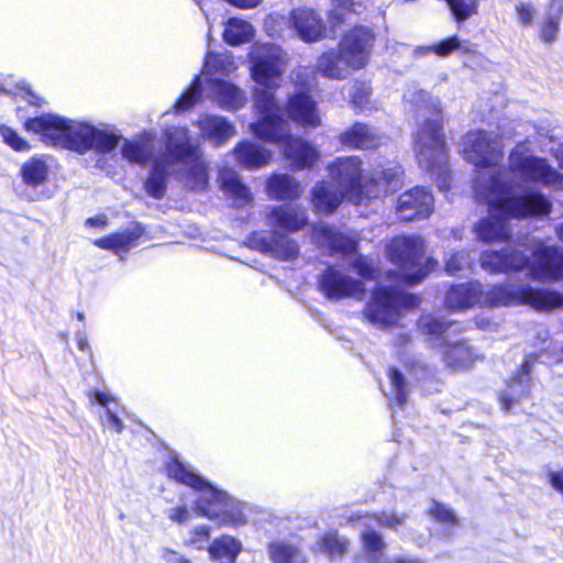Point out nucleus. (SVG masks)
<instances>
[{
    "mask_svg": "<svg viewBox=\"0 0 563 563\" xmlns=\"http://www.w3.org/2000/svg\"><path fill=\"white\" fill-rule=\"evenodd\" d=\"M368 37H342L338 48L323 53L317 62L318 71L330 79H344L362 68L369 54Z\"/></svg>",
    "mask_w": 563,
    "mask_h": 563,
    "instance_id": "8",
    "label": "nucleus"
},
{
    "mask_svg": "<svg viewBox=\"0 0 563 563\" xmlns=\"http://www.w3.org/2000/svg\"><path fill=\"white\" fill-rule=\"evenodd\" d=\"M286 110L289 118L302 126L314 128L320 124L316 102L303 92L290 96Z\"/></svg>",
    "mask_w": 563,
    "mask_h": 563,
    "instance_id": "25",
    "label": "nucleus"
},
{
    "mask_svg": "<svg viewBox=\"0 0 563 563\" xmlns=\"http://www.w3.org/2000/svg\"><path fill=\"white\" fill-rule=\"evenodd\" d=\"M289 22L299 35H322L329 31L320 14L312 9L292 10Z\"/></svg>",
    "mask_w": 563,
    "mask_h": 563,
    "instance_id": "32",
    "label": "nucleus"
},
{
    "mask_svg": "<svg viewBox=\"0 0 563 563\" xmlns=\"http://www.w3.org/2000/svg\"><path fill=\"white\" fill-rule=\"evenodd\" d=\"M161 558L164 563H191V561L183 554L166 548L162 550Z\"/></svg>",
    "mask_w": 563,
    "mask_h": 563,
    "instance_id": "60",
    "label": "nucleus"
},
{
    "mask_svg": "<svg viewBox=\"0 0 563 563\" xmlns=\"http://www.w3.org/2000/svg\"><path fill=\"white\" fill-rule=\"evenodd\" d=\"M144 234L143 227L139 223H132L122 232L112 233L110 235L95 240V245L100 249L112 251L120 255L128 253L137 245V241Z\"/></svg>",
    "mask_w": 563,
    "mask_h": 563,
    "instance_id": "26",
    "label": "nucleus"
},
{
    "mask_svg": "<svg viewBox=\"0 0 563 563\" xmlns=\"http://www.w3.org/2000/svg\"><path fill=\"white\" fill-rule=\"evenodd\" d=\"M460 46L459 37H449L445 41L440 42L433 46H421L416 48L417 54H429L434 53L440 56H446L452 51L456 49Z\"/></svg>",
    "mask_w": 563,
    "mask_h": 563,
    "instance_id": "52",
    "label": "nucleus"
},
{
    "mask_svg": "<svg viewBox=\"0 0 563 563\" xmlns=\"http://www.w3.org/2000/svg\"><path fill=\"white\" fill-rule=\"evenodd\" d=\"M255 30L253 25L239 18H232L228 21L225 30L222 35H254Z\"/></svg>",
    "mask_w": 563,
    "mask_h": 563,
    "instance_id": "54",
    "label": "nucleus"
},
{
    "mask_svg": "<svg viewBox=\"0 0 563 563\" xmlns=\"http://www.w3.org/2000/svg\"><path fill=\"white\" fill-rule=\"evenodd\" d=\"M249 57L252 78L261 86L255 89V107L261 119L251 124V129L257 137L280 144L295 169L311 167L319 159V153L310 143L290 135L289 124L283 118L272 90L278 86L285 71L280 48L274 45L255 46Z\"/></svg>",
    "mask_w": 563,
    "mask_h": 563,
    "instance_id": "1",
    "label": "nucleus"
},
{
    "mask_svg": "<svg viewBox=\"0 0 563 563\" xmlns=\"http://www.w3.org/2000/svg\"><path fill=\"white\" fill-rule=\"evenodd\" d=\"M219 180L222 190L234 200L238 207L250 205L253 200L252 194L242 180L240 175L230 168H223L219 173Z\"/></svg>",
    "mask_w": 563,
    "mask_h": 563,
    "instance_id": "33",
    "label": "nucleus"
},
{
    "mask_svg": "<svg viewBox=\"0 0 563 563\" xmlns=\"http://www.w3.org/2000/svg\"><path fill=\"white\" fill-rule=\"evenodd\" d=\"M369 87L365 82L355 84L354 91L352 95L353 103L360 108L365 107L369 99Z\"/></svg>",
    "mask_w": 563,
    "mask_h": 563,
    "instance_id": "59",
    "label": "nucleus"
},
{
    "mask_svg": "<svg viewBox=\"0 0 563 563\" xmlns=\"http://www.w3.org/2000/svg\"><path fill=\"white\" fill-rule=\"evenodd\" d=\"M508 169L523 183L540 184L552 189L563 188V174L547 158L532 154L523 144H518L510 151Z\"/></svg>",
    "mask_w": 563,
    "mask_h": 563,
    "instance_id": "11",
    "label": "nucleus"
},
{
    "mask_svg": "<svg viewBox=\"0 0 563 563\" xmlns=\"http://www.w3.org/2000/svg\"><path fill=\"white\" fill-rule=\"evenodd\" d=\"M444 362L454 369H465L478 358V354L467 343L459 341L446 343L443 352Z\"/></svg>",
    "mask_w": 563,
    "mask_h": 563,
    "instance_id": "36",
    "label": "nucleus"
},
{
    "mask_svg": "<svg viewBox=\"0 0 563 563\" xmlns=\"http://www.w3.org/2000/svg\"><path fill=\"white\" fill-rule=\"evenodd\" d=\"M266 218L272 225L289 232L299 231L308 223L307 210L299 206L267 207Z\"/></svg>",
    "mask_w": 563,
    "mask_h": 563,
    "instance_id": "23",
    "label": "nucleus"
},
{
    "mask_svg": "<svg viewBox=\"0 0 563 563\" xmlns=\"http://www.w3.org/2000/svg\"><path fill=\"white\" fill-rule=\"evenodd\" d=\"M481 303L489 307L528 305L536 310H544L563 306V295L526 285L501 284L483 290Z\"/></svg>",
    "mask_w": 563,
    "mask_h": 563,
    "instance_id": "9",
    "label": "nucleus"
},
{
    "mask_svg": "<svg viewBox=\"0 0 563 563\" xmlns=\"http://www.w3.org/2000/svg\"><path fill=\"white\" fill-rule=\"evenodd\" d=\"M464 158L476 167V177L479 175L497 174L503 178L501 170L497 168L504 158L501 135L494 131L475 130L467 132L462 139Z\"/></svg>",
    "mask_w": 563,
    "mask_h": 563,
    "instance_id": "10",
    "label": "nucleus"
},
{
    "mask_svg": "<svg viewBox=\"0 0 563 563\" xmlns=\"http://www.w3.org/2000/svg\"><path fill=\"white\" fill-rule=\"evenodd\" d=\"M481 266L490 274H511L520 272L528 267V275H530V267L534 264L530 263L529 256L518 250L506 247L501 251H485L481 254Z\"/></svg>",
    "mask_w": 563,
    "mask_h": 563,
    "instance_id": "17",
    "label": "nucleus"
},
{
    "mask_svg": "<svg viewBox=\"0 0 563 563\" xmlns=\"http://www.w3.org/2000/svg\"><path fill=\"white\" fill-rule=\"evenodd\" d=\"M234 157L243 167L257 169L271 161L272 153L255 143L243 141L235 146Z\"/></svg>",
    "mask_w": 563,
    "mask_h": 563,
    "instance_id": "34",
    "label": "nucleus"
},
{
    "mask_svg": "<svg viewBox=\"0 0 563 563\" xmlns=\"http://www.w3.org/2000/svg\"><path fill=\"white\" fill-rule=\"evenodd\" d=\"M483 286L479 282H468L451 286L445 296L450 310H466L481 302Z\"/></svg>",
    "mask_w": 563,
    "mask_h": 563,
    "instance_id": "24",
    "label": "nucleus"
},
{
    "mask_svg": "<svg viewBox=\"0 0 563 563\" xmlns=\"http://www.w3.org/2000/svg\"><path fill=\"white\" fill-rule=\"evenodd\" d=\"M419 305V298L397 289L378 287L364 309L365 318L374 325L387 328L402 316V312Z\"/></svg>",
    "mask_w": 563,
    "mask_h": 563,
    "instance_id": "12",
    "label": "nucleus"
},
{
    "mask_svg": "<svg viewBox=\"0 0 563 563\" xmlns=\"http://www.w3.org/2000/svg\"><path fill=\"white\" fill-rule=\"evenodd\" d=\"M384 563H424V562L422 560H420L418 558H413V556H406V558L398 556V558L387 560Z\"/></svg>",
    "mask_w": 563,
    "mask_h": 563,
    "instance_id": "64",
    "label": "nucleus"
},
{
    "mask_svg": "<svg viewBox=\"0 0 563 563\" xmlns=\"http://www.w3.org/2000/svg\"><path fill=\"white\" fill-rule=\"evenodd\" d=\"M563 12L562 0H552L544 18V32L550 35L559 31V22Z\"/></svg>",
    "mask_w": 563,
    "mask_h": 563,
    "instance_id": "49",
    "label": "nucleus"
},
{
    "mask_svg": "<svg viewBox=\"0 0 563 563\" xmlns=\"http://www.w3.org/2000/svg\"><path fill=\"white\" fill-rule=\"evenodd\" d=\"M401 167L395 163L375 168L369 179L365 181V197L377 198L382 194L396 190L401 183Z\"/></svg>",
    "mask_w": 563,
    "mask_h": 563,
    "instance_id": "22",
    "label": "nucleus"
},
{
    "mask_svg": "<svg viewBox=\"0 0 563 563\" xmlns=\"http://www.w3.org/2000/svg\"><path fill=\"white\" fill-rule=\"evenodd\" d=\"M430 515L437 520L445 523L454 525L457 521L454 512L451 509L438 503L433 504L432 508L430 509Z\"/></svg>",
    "mask_w": 563,
    "mask_h": 563,
    "instance_id": "57",
    "label": "nucleus"
},
{
    "mask_svg": "<svg viewBox=\"0 0 563 563\" xmlns=\"http://www.w3.org/2000/svg\"><path fill=\"white\" fill-rule=\"evenodd\" d=\"M532 255L531 279L549 282L563 278V249L539 242L533 246Z\"/></svg>",
    "mask_w": 563,
    "mask_h": 563,
    "instance_id": "16",
    "label": "nucleus"
},
{
    "mask_svg": "<svg viewBox=\"0 0 563 563\" xmlns=\"http://www.w3.org/2000/svg\"><path fill=\"white\" fill-rule=\"evenodd\" d=\"M346 195L332 181L322 180L311 191V202L318 213H332L341 205Z\"/></svg>",
    "mask_w": 563,
    "mask_h": 563,
    "instance_id": "28",
    "label": "nucleus"
},
{
    "mask_svg": "<svg viewBox=\"0 0 563 563\" xmlns=\"http://www.w3.org/2000/svg\"><path fill=\"white\" fill-rule=\"evenodd\" d=\"M409 111L416 112L423 122L413 134V146L419 165L426 170L438 172V186L441 190L449 188L445 164L448 152L445 139L440 124V100L416 87L404 93Z\"/></svg>",
    "mask_w": 563,
    "mask_h": 563,
    "instance_id": "4",
    "label": "nucleus"
},
{
    "mask_svg": "<svg viewBox=\"0 0 563 563\" xmlns=\"http://www.w3.org/2000/svg\"><path fill=\"white\" fill-rule=\"evenodd\" d=\"M201 135L216 146L224 144L235 134L234 125L223 117L203 115L198 120Z\"/></svg>",
    "mask_w": 563,
    "mask_h": 563,
    "instance_id": "29",
    "label": "nucleus"
},
{
    "mask_svg": "<svg viewBox=\"0 0 563 563\" xmlns=\"http://www.w3.org/2000/svg\"><path fill=\"white\" fill-rule=\"evenodd\" d=\"M331 181L346 195L352 203H360L365 196V184H362L361 159L356 156L338 158L329 167Z\"/></svg>",
    "mask_w": 563,
    "mask_h": 563,
    "instance_id": "13",
    "label": "nucleus"
},
{
    "mask_svg": "<svg viewBox=\"0 0 563 563\" xmlns=\"http://www.w3.org/2000/svg\"><path fill=\"white\" fill-rule=\"evenodd\" d=\"M341 142L350 147L369 150L377 147L383 135L374 128L363 123H355L340 136Z\"/></svg>",
    "mask_w": 563,
    "mask_h": 563,
    "instance_id": "31",
    "label": "nucleus"
},
{
    "mask_svg": "<svg viewBox=\"0 0 563 563\" xmlns=\"http://www.w3.org/2000/svg\"><path fill=\"white\" fill-rule=\"evenodd\" d=\"M169 478L189 486L195 492V511L217 521L219 526L240 527L247 521L250 507L246 503L235 499L188 468L177 457L172 456L165 465Z\"/></svg>",
    "mask_w": 563,
    "mask_h": 563,
    "instance_id": "5",
    "label": "nucleus"
},
{
    "mask_svg": "<svg viewBox=\"0 0 563 563\" xmlns=\"http://www.w3.org/2000/svg\"><path fill=\"white\" fill-rule=\"evenodd\" d=\"M48 157L45 155H34L25 161L21 168L23 189L21 195L29 201H38L47 198L46 180L49 175Z\"/></svg>",
    "mask_w": 563,
    "mask_h": 563,
    "instance_id": "14",
    "label": "nucleus"
},
{
    "mask_svg": "<svg viewBox=\"0 0 563 563\" xmlns=\"http://www.w3.org/2000/svg\"><path fill=\"white\" fill-rule=\"evenodd\" d=\"M267 195L275 200H292L300 196L301 186L292 176L276 174L268 178Z\"/></svg>",
    "mask_w": 563,
    "mask_h": 563,
    "instance_id": "35",
    "label": "nucleus"
},
{
    "mask_svg": "<svg viewBox=\"0 0 563 563\" xmlns=\"http://www.w3.org/2000/svg\"><path fill=\"white\" fill-rule=\"evenodd\" d=\"M530 375V361L526 360L520 373L508 384L507 390L501 395L503 408L510 410L514 402L528 394Z\"/></svg>",
    "mask_w": 563,
    "mask_h": 563,
    "instance_id": "38",
    "label": "nucleus"
},
{
    "mask_svg": "<svg viewBox=\"0 0 563 563\" xmlns=\"http://www.w3.org/2000/svg\"><path fill=\"white\" fill-rule=\"evenodd\" d=\"M419 327L423 334L429 338L432 344L445 345L448 343L446 333L453 327V324L446 322L442 318L428 314L420 318Z\"/></svg>",
    "mask_w": 563,
    "mask_h": 563,
    "instance_id": "40",
    "label": "nucleus"
},
{
    "mask_svg": "<svg viewBox=\"0 0 563 563\" xmlns=\"http://www.w3.org/2000/svg\"><path fill=\"white\" fill-rule=\"evenodd\" d=\"M550 482L555 489L563 493V470L559 473H551Z\"/></svg>",
    "mask_w": 563,
    "mask_h": 563,
    "instance_id": "63",
    "label": "nucleus"
},
{
    "mask_svg": "<svg viewBox=\"0 0 563 563\" xmlns=\"http://www.w3.org/2000/svg\"><path fill=\"white\" fill-rule=\"evenodd\" d=\"M93 399L104 408V415L101 416L103 426L117 433H121L124 426L115 411L118 406L115 399L110 394L99 390L93 391Z\"/></svg>",
    "mask_w": 563,
    "mask_h": 563,
    "instance_id": "42",
    "label": "nucleus"
},
{
    "mask_svg": "<svg viewBox=\"0 0 563 563\" xmlns=\"http://www.w3.org/2000/svg\"><path fill=\"white\" fill-rule=\"evenodd\" d=\"M229 4L236 7L239 9H253L257 7L262 0H224Z\"/></svg>",
    "mask_w": 563,
    "mask_h": 563,
    "instance_id": "62",
    "label": "nucleus"
},
{
    "mask_svg": "<svg viewBox=\"0 0 563 563\" xmlns=\"http://www.w3.org/2000/svg\"><path fill=\"white\" fill-rule=\"evenodd\" d=\"M433 207L432 194L423 187H415L398 197L396 212L404 221L421 220L432 213Z\"/></svg>",
    "mask_w": 563,
    "mask_h": 563,
    "instance_id": "18",
    "label": "nucleus"
},
{
    "mask_svg": "<svg viewBox=\"0 0 563 563\" xmlns=\"http://www.w3.org/2000/svg\"><path fill=\"white\" fill-rule=\"evenodd\" d=\"M205 85L207 97L214 99L224 110H238L246 103L245 92L232 82L211 76Z\"/></svg>",
    "mask_w": 563,
    "mask_h": 563,
    "instance_id": "20",
    "label": "nucleus"
},
{
    "mask_svg": "<svg viewBox=\"0 0 563 563\" xmlns=\"http://www.w3.org/2000/svg\"><path fill=\"white\" fill-rule=\"evenodd\" d=\"M167 516L172 521L180 523L190 518V512L186 506H180L169 509Z\"/></svg>",
    "mask_w": 563,
    "mask_h": 563,
    "instance_id": "61",
    "label": "nucleus"
},
{
    "mask_svg": "<svg viewBox=\"0 0 563 563\" xmlns=\"http://www.w3.org/2000/svg\"><path fill=\"white\" fill-rule=\"evenodd\" d=\"M473 258L467 251H456L445 260V271L450 275L463 274L471 269Z\"/></svg>",
    "mask_w": 563,
    "mask_h": 563,
    "instance_id": "46",
    "label": "nucleus"
},
{
    "mask_svg": "<svg viewBox=\"0 0 563 563\" xmlns=\"http://www.w3.org/2000/svg\"><path fill=\"white\" fill-rule=\"evenodd\" d=\"M389 260L401 272L407 284H415L423 279L437 266V261L427 258L424 240L418 235H400L394 238L387 245Z\"/></svg>",
    "mask_w": 563,
    "mask_h": 563,
    "instance_id": "7",
    "label": "nucleus"
},
{
    "mask_svg": "<svg viewBox=\"0 0 563 563\" xmlns=\"http://www.w3.org/2000/svg\"><path fill=\"white\" fill-rule=\"evenodd\" d=\"M267 552L273 563H307L301 549L289 541H273L268 544Z\"/></svg>",
    "mask_w": 563,
    "mask_h": 563,
    "instance_id": "39",
    "label": "nucleus"
},
{
    "mask_svg": "<svg viewBox=\"0 0 563 563\" xmlns=\"http://www.w3.org/2000/svg\"><path fill=\"white\" fill-rule=\"evenodd\" d=\"M158 158L166 159L170 165L180 163L186 166L181 179L187 188L203 190L207 187V164L186 128L172 126L165 131V151Z\"/></svg>",
    "mask_w": 563,
    "mask_h": 563,
    "instance_id": "6",
    "label": "nucleus"
},
{
    "mask_svg": "<svg viewBox=\"0 0 563 563\" xmlns=\"http://www.w3.org/2000/svg\"><path fill=\"white\" fill-rule=\"evenodd\" d=\"M388 378L390 384L389 391H384L386 397L394 398V401L399 406L402 407L407 401V395H408V388H407V382L405 379V376L402 373L395 368L389 367L388 368Z\"/></svg>",
    "mask_w": 563,
    "mask_h": 563,
    "instance_id": "44",
    "label": "nucleus"
},
{
    "mask_svg": "<svg viewBox=\"0 0 563 563\" xmlns=\"http://www.w3.org/2000/svg\"><path fill=\"white\" fill-rule=\"evenodd\" d=\"M364 520V525L368 528H371L372 521H374L380 527L395 529L405 522L406 515L395 514L393 511H382L380 514L366 516ZM362 541L364 548L371 553H379L385 549L383 537L372 529L365 530L362 533Z\"/></svg>",
    "mask_w": 563,
    "mask_h": 563,
    "instance_id": "21",
    "label": "nucleus"
},
{
    "mask_svg": "<svg viewBox=\"0 0 563 563\" xmlns=\"http://www.w3.org/2000/svg\"><path fill=\"white\" fill-rule=\"evenodd\" d=\"M352 267L355 272L365 279H373L375 275V271L369 263V261L365 256H357L353 263Z\"/></svg>",
    "mask_w": 563,
    "mask_h": 563,
    "instance_id": "58",
    "label": "nucleus"
},
{
    "mask_svg": "<svg viewBox=\"0 0 563 563\" xmlns=\"http://www.w3.org/2000/svg\"><path fill=\"white\" fill-rule=\"evenodd\" d=\"M173 165L166 159L156 157L153 162L150 175L145 181V190L153 198L159 199L166 192V185Z\"/></svg>",
    "mask_w": 563,
    "mask_h": 563,
    "instance_id": "37",
    "label": "nucleus"
},
{
    "mask_svg": "<svg viewBox=\"0 0 563 563\" xmlns=\"http://www.w3.org/2000/svg\"><path fill=\"white\" fill-rule=\"evenodd\" d=\"M210 530L207 526H199L190 531L186 544L197 550L205 549L209 542Z\"/></svg>",
    "mask_w": 563,
    "mask_h": 563,
    "instance_id": "55",
    "label": "nucleus"
},
{
    "mask_svg": "<svg viewBox=\"0 0 563 563\" xmlns=\"http://www.w3.org/2000/svg\"><path fill=\"white\" fill-rule=\"evenodd\" d=\"M332 3V10L329 13V31L335 32V26L339 25L342 20L343 11H356V7L361 5L358 2H355L354 0H331Z\"/></svg>",
    "mask_w": 563,
    "mask_h": 563,
    "instance_id": "48",
    "label": "nucleus"
},
{
    "mask_svg": "<svg viewBox=\"0 0 563 563\" xmlns=\"http://www.w3.org/2000/svg\"><path fill=\"white\" fill-rule=\"evenodd\" d=\"M312 240L318 245L328 247L332 252L344 254L353 253L357 247V243L353 238L344 235L323 223L313 227Z\"/></svg>",
    "mask_w": 563,
    "mask_h": 563,
    "instance_id": "27",
    "label": "nucleus"
},
{
    "mask_svg": "<svg viewBox=\"0 0 563 563\" xmlns=\"http://www.w3.org/2000/svg\"><path fill=\"white\" fill-rule=\"evenodd\" d=\"M517 19L521 24H531L536 18L537 10L530 2H518L515 7Z\"/></svg>",
    "mask_w": 563,
    "mask_h": 563,
    "instance_id": "56",
    "label": "nucleus"
},
{
    "mask_svg": "<svg viewBox=\"0 0 563 563\" xmlns=\"http://www.w3.org/2000/svg\"><path fill=\"white\" fill-rule=\"evenodd\" d=\"M0 135L5 144L12 147L14 151H27L30 148L29 143L22 139L18 132L10 126L1 125Z\"/></svg>",
    "mask_w": 563,
    "mask_h": 563,
    "instance_id": "53",
    "label": "nucleus"
},
{
    "mask_svg": "<svg viewBox=\"0 0 563 563\" xmlns=\"http://www.w3.org/2000/svg\"><path fill=\"white\" fill-rule=\"evenodd\" d=\"M205 68L209 73L211 68L221 69V73L229 74L235 66L233 65L231 55H218L211 52H208L205 62Z\"/></svg>",
    "mask_w": 563,
    "mask_h": 563,
    "instance_id": "50",
    "label": "nucleus"
},
{
    "mask_svg": "<svg viewBox=\"0 0 563 563\" xmlns=\"http://www.w3.org/2000/svg\"><path fill=\"white\" fill-rule=\"evenodd\" d=\"M202 85L200 76H196L191 86L179 97L175 103L177 111H187L201 98Z\"/></svg>",
    "mask_w": 563,
    "mask_h": 563,
    "instance_id": "47",
    "label": "nucleus"
},
{
    "mask_svg": "<svg viewBox=\"0 0 563 563\" xmlns=\"http://www.w3.org/2000/svg\"><path fill=\"white\" fill-rule=\"evenodd\" d=\"M154 135L144 132L139 139L125 140L121 147V154L130 163L145 165L154 156Z\"/></svg>",
    "mask_w": 563,
    "mask_h": 563,
    "instance_id": "30",
    "label": "nucleus"
},
{
    "mask_svg": "<svg viewBox=\"0 0 563 563\" xmlns=\"http://www.w3.org/2000/svg\"><path fill=\"white\" fill-rule=\"evenodd\" d=\"M0 92L21 97L29 104L37 108L45 103L44 99L35 95L25 81H19L13 85V81L10 79L7 84H0Z\"/></svg>",
    "mask_w": 563,
    "mask_h": 563,
    "instance_id": "45",
    "label": "nucleus"
},
{
    "mask_svg": "<svg viewBox=\"0 0 563 563\" xmlns=\"http://www.w3.org/2000/svg\"><path fill=\"white\" fill-rule=\"evenodd\" d=\"M249 242L255 250L280 261L296 258L299 254V246L297 242L289 236L277 232H272L269 234L253 233L249 238Z\"/></svg>",
    "mask_w": 563,
    "mask_h": 563,
    "instance_id": "19",
    "label": "nucleus"
},
{
    "mask_svg": "<svg viewBox=\"0 0 563 563\" xmlns=\"http://www.w3.org/2000/svg\"><path fill=\"white\" fill-rule=\"evenodd\" d=\"M319 289L325 298L333 301L344 298H362L365 294V287L361 280L334 267H328L321 274Z\"/></svg>",
    "mask_w": 563,
    "mask_h": 563,
    "instance_id": "15",
    "label": "nucleus"
},
{
    "mask_svg": "<svg viewBox=\"0 0 563 563\" xmlns=\"http://www.w3.org/2000/svg\"><path fill=\"white\" fill-rule=\"evenodd\" d=\"M476 198L488 206V216L475 225L477 239L504 241L510 236L509 218L544 217L552 211V201L539 189L511 194V186L497 174H481L473 186Z\"/></svg>",
    "mask_w": 563,
    "mask_h": 563,
    "instance_id": "2",
    "label": "nucleus"
},
{
    "mask_svg": "<svg viewBox=\"0 0 563 563\" xmlns=\"http://www.w3.org/2000/svg\"><path fill=\"white\" fill-rule=\"evenodd\" d=\"M347 545L346 539L341 538L336 532H328L316 542L314 551L327 554L330 559H335L344 554Z\"/></svg>",
    "mask_w": 563,
    "mask_h": 563,
    "instance_id": "43",
    "label": "nucleus"
},
{
    "mask_svg": "<svg viewBox=\"0 0 563 563\" xmlns=\"http://www.w3.org/2000/svg\"><path fill=\"white\" fill-rule=\"evenodd\" d=\"M16 114L23 121L24 129L41 137L47 145L59 146L80 155L93 151L109 154L122 140L121 133L111 125H93L86 121H76L54 113H43L29 118L22 107Z\"/></svg>",
    "mask_w": 563,
    "mask_h": 563,
    "instance_id": "3",
    "label": "nucleus"
},
{
    "mask_svg": "<svg viewBox=\"0 0 563 563\" xmlns=\"http://www.w3.org/2000/svg\"><path fill=\"white\" fill-rule=\"evenodd\" d=\"M457 20H465L476 13V0H446Z\"/></svg>",
    "mask_w": 563,
    "mask_h": 563,
    "instance_id": "51",
    "label": "nucleus"
},
{
    "mask_svg": "<svg viewBox=\"0 0 563 563\" xmlns=\"http://www.w3.org/2000/svg\"><path fill=\"white\" fill-rule=\"evenodd\" d=\"M241 551L242 543L231 536H221L214 539L208 547L211 559H228L231 563L235 561Z\"/></svg>",
    "mask_w": 563,
    "mask_h": 563,
    "instance_id": "41",
    "label": "nucleus"
}]
</instances>
